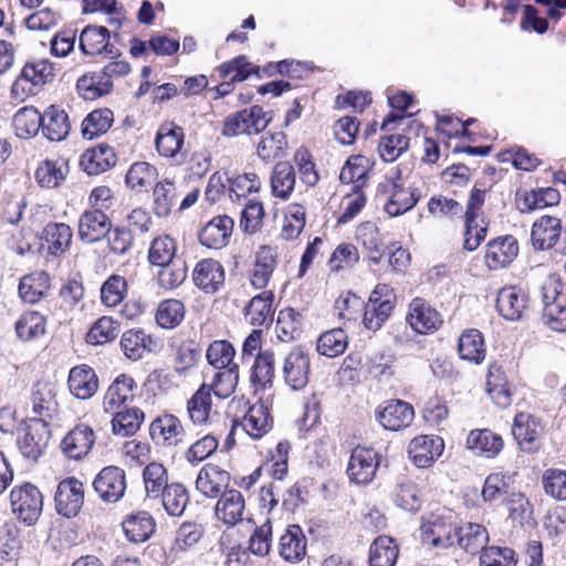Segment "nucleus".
I'll return each mask as SVG.
<instances>
[{
    "mask_svg": "<svg viewBox=\"0 0 566 566\" xmlns=\"http://www.w3.org/2000/svg\"><path fill=\"white\" fill-rule=\"evenodd\" d=\"M55 77L54 64L48 59L28 61L20 75L13 82L11 94L14 98L23 101L33 94V87L44 86Z\"/></svg>",
    "mask_w": 566,
    "mask_h": 566,
    "instance_id": "nucleus-1",
    "label": "nucleus"
},
{
    "mask_svg": "<svg viewBox=\"0 0 566 566\" xmlns=\"http://www.w3.org/2000/svg\"><path fill=\"white\" fill-rule=\"evenodd\" d=\"M10 506L12 514L19 521L33 525L42 513L43 496L35 485L23 483L11 490Z\"/></svg>",
    "mask_w": 566,
    "mask_h": 566,
    "instance_id": "nucleus-2",
    "label": "nucleus"
},
{
    "mask_svg": "<svg viewBox=\"0 0 566 566\" xmlns=\"http://www.w3.org/2000/svg\"><path fill=\"white\" fill-rule=\"evenodd\" d=\"M272 116L268 112L261 106L254 105L226 117L222 135L235 137L243 134H259L269 125Z\"/></svg>",
    "mask_w": 566,
    "mask_h": 566,
    "instance_id": "nucleus-3",
    "label": "nucleus"
},
{
    "mask_svg": "<svg viewBox=\"0 0 566 566\" xmlns=\"http://www.w3.org/2000/svg\"><path fill=\"white\" fill-rule=\"evenodd\" d=\"M49 440L48 423L43 419H30L20 429L17 443L24 458L36 460L44 452Z\"/></svg>",
    "mask_w": 566,
    "mask_h": 566,
    "instance_id": "nucleus-4",
    "label": "nucleus"
},
{
    "mask_svg": "<svg viewBox=\"0 0 566 566\" xmlns=\"http://www.w3.org/2000/svg\"><path fill=\"white\" fill-rule=\"evenodd\" d=\"M126 488V473L116 465L103 468L93 480V489L104 503H116L122 500Z\"/></svg>",
    "mask_w": 566,
    "mask_h": 566,
    "instance_id": "nucleus-5",
    "label": "nucleus"
},
{
    "mask_svg": "<svg viewBox=\"0 0 566 566\" xmlns=\"http://www.w3.org/2000/svg\"><path fill=\"white\" fill-rule=\"evenodd\" d=\"M149 434L156 444L164 448H176L185 442L186 430L178 417L166 412L151 421Z\"/></svg>",
    "mask_w": 566,
    "mask_h": 566,
    "instance_id": "nucleus-6",
    "label": "nucleus"
},
{
    "mask_svg": "<svg viewBox=\"0 0 566 566\" xmlns=\"http://www.w3.org/2000/svg\"><path fill=\"white\" fill-rule=\"evenodd\" d=\"M311 374V359L308 353L302 347H294L285 356L282 365V375L285 384L292 390H302L308 384Z\"/></svg>",
    "mask_w": 566,
    "mask_h": 566,
    "instance_id": "nucleus-7",
    "label": "nucleus"
},
{
    "mask_svg": "<svg viewBox=\"0 0 566 566\" xmlns=\"http://www.w3.org/2000/svg\"><path fill=\"white\" fill-rule=\"evenodd\" d=\"M378 465V453L371 448L358 446L352 451L347 474L357 484H368L374 480Z\"/></svg>",
    "mask_w": 566,
    "mask_h": 566,
    "instance_id": "nucleus-8",
    "label": "nucleus"
},
{
    "mask_svg": "<svg viewBox=\"0 0 566 566\" xmlns=\"http://www.w3.org/2000/svg\"><path fill=\"white\" fill-rule=\"evenodd\" d=\"M55 507L65 517L76 516L84 503V485L76 478H67L57 485Z\"/></svg>",
    "mask_w": 566,
    "mask_h": 566,
    "instance_id": "nucleus-9",
    "label": "nucleus"
},
{
    "mask_svg": "<svg viewBox=\"0 0 566 566\" xmlns=\"http://www.w3.org/2000/svg\"><path fill=\"white\" fill-rule=\"evenodd\" d=\"M95 440L94 430L88 424L78 423L65 434L60 448L65 458L78 461L91 452Z\"/></svg>",
    "mask_w": 566,
    "mask_h": 566,
    "instance_id": "nucleus-10",
    "label": "nucleus"
},
{
    "mask_svg": "<svg viewBox=\"0 0 566 566\" xmlns=\"http://www.w3.org/2000/svg\"><path fill=\"white\" fill-rule=\"evenodd\" d=\"M444 441L432 434H423L413 438L408 446V454L418 468L431 467L442 454Z\"/></svg>",
    "mask_w": 566,
    "mask_h": 566,
    "instance_id": "nucleus-11",
    "label": "nucleus"
},
{
    "mask_svg": "<svg viewBox=\"0 0 566 566\" xmlns=\"http://www.w3.org/2000/svg\"><path fill=\"white\" fill-rule=\"evenodd\" d=\"M542 433L543 426L537 418L526 412H520L515 416L512 424V434L522 451H537Z\"/></svg>",
    "mask_w": 566,
    "mask_h": 566,
    "instance_id": "nucleus-12",
    "label": "nucleus"
},
{
    "mask_svg": "<svg viewBox=\"0 0 566 566\" xmlns=\"http://www.w3.org/2000/svg\"><path fill=\"white\" fill-rule=\"evenodd\" d=\"M407 321L418 334L434 333L443 321L440 313L422 298H413L409 304Z\"/></svg>",
    "mask_w": 566,
    "mask_h": 566,
    "instance_id": "nucleus-13",
    "label": "nucleus"
},
{
    "mask_svg": "<svg viewBox=\"0 0 566 566\" xmlns=\"http://www.w3.org/2000/svg\"><path fill=\"white\" fill-rule=\"evenodd\" d=\"M185 146L184 128L175 122L166 120L157 129L155 147L159 156L176 159L182 155Z\"/></svg>",
    "mask_w": 566,
    "mask_h": 566,
    "instance_id": "nucleus-14",
    "label": "nucleus"
},
{
    "mask_svg": "<svg viewBox=\"0 0 566 566\" xmlns=\"http://www.w3.org/2000/svg\"><path fill=\"white\" fill-rule=\"evenodd\" d=\"M517 254V240L513 235H503L488 242L484 262L490 270H500L510 265Z\"/></svg>",
    "mask_w": 566,
    "mask_h": 566,
    "instance_id": "nucleus-15",
    "label": "nucleus"
},
{
    "mask_svg": "<svg viewBox=\"0 0 566 566\" xmlns=\"http://www.w3.org/2000/svg\"><path fill=\"white\" fill-rule=\"evenodd\" d=\"M376 416L385 429L398 431L412 422L415 412L412 406L406 401L389 400L378 407Z\"/></svg>",
    "mask_w": 566,
    "mask_h": 566,
    "instance_id": "nucleus-16",
    "label": "nucleus"
},
{
    "mask_svg": "<svg viewBox=\"0 0 566 566\" xmlns=\"http://www.w3.org/2000/svg\"><path fill=\"white\" fill-rule=\"evenodd\" d=\"M272 427L268 407L261 402L252 405L240 421H234L228 439L241 428L253 439H260L266 434Z\"/></svg>",
    "mask_w": 566,
    "mask_h": 566,
    "instance_id": "nucleus-17",
    "label": "nucleus"
},
{
    "mask_svg": "<svg viewBox=\"0 0 566 566\" xmlns=\"http://www.w3.org/2000/svg\"><path fill=\"white\" fill-rule=\"evenodd\" d=\"M558 295L559 291L556 283L548 282L544 284L542 319L551 329L563 333L566 332V306L557 300Z\"/></svg>",
    "mask_w": 566,
    "mask_h": 566,
    "instance_id": "nucleus-18",
    "label": "nucleus"
},
{
    "mask_svg": "<svg viewBox=\"0 0 566 566\" xmlns=\"http://www.w3.org/2000/svg\"><path fill=\"white\" fill-rule=\"evenodd\" d=\"M245 500L234 489L221 493L214 506L216 517L228 526H234L244 520Z\"/></svg>",
    "mask_w": 566,
    "mask_h": 566,
    "instance_id": "nucleus-19",
    "label": "nucleus"
},
{
    "mask_svg": "<svg viewBox=\"0 0 566 566\" xmlns=\"http://www.w3.org/2000/svg\"><path fill=\"white\" fill-rule=\"evenodd\" d=\"M224 269L213 259L199 261L192 271L195 285L206 293H216L224 284Z\"/></svg>",
    "mask_w": 566,
    "mask_h": 566,
    "instance_id": "nucleus-20",
    "label": "nucleus"
},
{
    "mask_svg": "<svg viewBox=\"0 0 566 566\" xmlns=\"http://www.w3.org/2000/svg\"><path fill=\"white\" fill-rule=\"evenodd\" d=\"M527 294L516 286L503 287L497 294L496 308L507 321L521 319L527 310Z\"/></svg>",
    "mask_w": 566,
    "mask_h": 566,
    "instance_id": "nucleus-21",
    "label": "nucleus"
},
{
    "mask_svg": "<svg viewBox=\"0 0 566 566\" xmlns=\"http://www.w3.org/2000/svg\"><path fill=\"white\" fill-rule=\"evenodd\" d=\"M80 49L86 55L105 53L113 57L117 50L109 43V31L105 27L87 25L80 35Z\"/></svg>",
    "mask_w": 566,
    "mask_h": 566,
    "instance_id": "nucleus-22",
    "label": "nucleus"
},
{
    "mask_svg": "<svg viewBox=\"0 0 566 566\" xmlns=\"http://www.w3.org/2000/svg\"><path fill=\"white\" fill-rule=\"evenodd\" d=\"M457 527L443 517L428 520L421 525L422 542L438 548H448L455 543Z\"/></svg>",
    "mask_w": 566,
    "mask_h": 566,
    "instance_id": "nucleus-23",
    "label": "nucleus"
},
{
    "mask_svg": "<svg viewBox=\"0 0 566 566\" xmlns=\"http://www.w3.org/2000/svg\"><path fill=\"white\" fill-rule=\"evenodd\" d=\"M276 266V252L263 245L255 253V260L249 272V282L255 290L265 289Z\"/></svg>",
    "mask_w": 566,
    "mask_h": 566,
    "instance_id": "nucleus-24",
    "label": "nucleus"
},
{
    "mask_svg": "<svg viewBox=\"0 0 566 566\" xmlns=\"http://www.w3.org/2000/svg\"><path fill=\"white\" fill-rule=\"evenodd\" d=\"M230 481L228 471L214 464L202 467L196 479V490L206 497H217Z\"/></svg>",
    "mask_w": 566,
    "mask_h": 566,
    "instance_id": "nucleus-25",
    "label": "nucleus"
},
{
    "mask_svg": "<svg viewBox=\"0 0 566 566\" xmlns=\"http://www.w3.org/2000/svg\"><path fill=\"white\" fill-rule=\"evenodd\" d=\"M391 181L390 197L385 205V211L390 217H398L412 209L418 202V197L413 189L405 188L400 184V174L395 171V176H389Z\"/></svg>",
    "mask_w": 566,
    "mask_h": 566,
    "instance_id": "nucleus-26",
    "label": "nucleus"
},
{
    "mask_svg": "<svg viewBox=\"0 0 566 566\" xmlns=\"http://www.w3.org/2000/svg\"><path fill=\"white\" fill-rule=\"evenodd\" d=\"M467 447L476 455L492 459L503 450L504 442L500 434L489 429H474L467 437Z\"/></svg>",
    "mask_w": 566,
    "mask_h": 566,
    "instance_id": "nucleus-27",
    "label": "nucleus"
},
{
    "mask_svg": "<svg viewBox=\"0 0 566 566\" xmlns=\"http://www.w3.org/2000/svg\"><path fill=\"white\" fill-rule=\"evenodd\" d=\"M41 129L51 142L64 140L71 130L69 114L56 105H50L42 114Z\"/></svg>",
    "mask_w": 566,
    "mask_h": 566,
    "instance_id": "nucleus-28",
    "label": "nucleus"
},
{
    "mask_svg": "<svg viewBox=\"0 0 566 566\" xmlns=\"http://www.w3.org/2000/svg\"><path fill=\"white\" fill-rule=\"evenodd\" d=\"M111 221L99 209L88 210L78 220V237L82 241L93 243L108 233Z\"/></svg>",
    "mask_w": 566,
    "mask_h": 566,
    "instance_id": "nucleus-29",
    "label": "nucleus"
},
{
    "mask_svg": "<svg viewBox=\"0 0 566 566\" xmlns=\"http://www.w3.org/2000/svg\"><path fill=\"white\" fill-rule=\"evenodd\" d=\"M233 226V220L228 216L214 217L201 229L199 241L209 249H221L228 243Z\"/></svg>",
    "mask_w": 566,
    "mask_h": 566,
    "instance_id": "nucleus-30",
    "label": "nucleus"
},
{
    "mask_svg": "<svg viewBox=\"0 0 566 566\" xmlns=\"http://www.w3.org/2000/svg\"><path fill=\"white\" fill-rule=\"evenodd\" d=\"M67 385L70 392L77 399H88L98 389V379L93 368L87 365L75 366L70 370Z\"/></svg>",
    "mask_w": 566,
    "mask_h": 566,
    "instance_id": "nucleus-31",
    "label": "nucleus"
},
{
    "mask_svg": "<svg viewBox=\"0 0 566 566\" xmlns=\"http://www.w3.org/2000/svg\"><path fill=\"white\" fill-rule=\"evenodd\" d=\"M562 222L556 217L543 216L532 227L531 240L536 250H548L559 239Z\"/></svg>",
    "mask_w": 566,
    "mask_h": 566,
    "instance_id": "nucleus-32",
    "label": "nucleus"
},
{
    "mask_svg": "<svg viewBox=\"0 0 566 566\" xmlns=\"http://www.w3.org/2000/svg\"><path fill=\"white\" fill-rule=\"evenodd\" d=\"M280 556L290 563L302 560L306 554V537L298 525L289 526L279 542Z\"/></svg>",
    "mask_w": 566,
    "mask_h": 566,
    "instance_id": "nucleus-33",
    "label": "nucleus"
},
{
    "mask_svg": "<svg viewBox=\"0 0 566 566\" xmlns=\"http://www.w3.org/2000/svg\"><path fill=\"white\" fill-rule=\"evenodd\" d=\"M33 412L51 418L57 410L56 385L52 381L39 380L32 388Z\"/></svg>",
    "mask_w": 566,
    "mask_h": 566,
    "instance_id": "nucleus-34",
    "label": "nucleus"
},
{
    "mask_svg": "<svg viewBox=\"0 0 566 566\" xmlns=\"http://www.w3.org/2000/svg\"><path fill=\"white\" fill-rule=\"evenodd\" d=\"M136 387L135 380L127 375H119L107 388L103 408L107 413L116 412L132 397V391Z\"/></svg>",
    "mask_w": 566,
    "mask_h": 566,
    "instance_id": "nucleus-35",
    "label": "nucleus"
},
{
    "mask_svg": "<svg viewBox=\"0 0 566 566\" xmlns=\"http://www.w3.org/2000/svg\"><path fill=\"white\" fill-rule=\"evenodd\" d=\"M116 164L114 150L107 145H98L85 150L80 159V165L88 175H99Z\"/></svg>",
    "mask_w": 566,
    "mask_h": 566,
    "instance_id": "nucleus-36",
    "label": "nucleus"
},
{
    "mask_svg": "<svg viewBox=\"0 0 566 566\" xmlns=\"http://www.w3.org/2000/svg\"><path fill=\"white\" fill-rule=\"evenodd\" d=\"M273 300L274 294L272 291H263L252 297L244 308L245 321L256 327H261L268 322H271L273 316Z\"/></svg>",
    "mask_w": 566,
    "mask_h": 566,
    "instance_id": "nucleus-37",
    "label": "nucleus"
},
{
    "mask_svg": "<svg viewBox=\"0 0 566 566\" xmlns=\"http://www.w3.org/2000/svg\"><path fill=\"white\" fill-rule=\"evenodd\" d=\"M458 352L461 359L480 365L486 356L483 335L478 329H468L459 338Z\"/></svg>",
    "mask_w": 566,
    "mask_h": 566,
    "instance_id": "nucleus-38",
    "label": "nucleus"
},
{
    "mask_svg": "<svg viewBox=\"0 0 566 566\" xmlns=\"http://www.w3.org/2000/svg\"><path fill=\"white\" fill-rule=\"evenodd\" d=\"M488 542L489 533L481 524L465 523L457 528L455 543L470 554L482 552Z\"/></svg>",
    "mask_w": 566,
    "mask_h": 566,
    "instance_id": "nucleus-39",
    "label": "nucleus"
},
{
    "mask_svg": "<svg viewBox=\"0 0 566 566\" xmlns=\"http://www.w3.org/2000/svg\"><path fill=\"white\" fill-rule=\"evenodd\" d=\"M296 184L294 167L287 161L276 163L271 175V191L276 198L286 200Z\"/></svg>",
    "mask_w": 566,
    "mask_h": 566,
    "instance_id": "nucleus-40",
    "label": "nucleus"
},
{
    "mask_svg": "<svg viewBox=\"0 0 566 566\" xmlns=\"http://www.w3.org/2000/svg\"><path fill=\"white\" fill-rule=\"evenodd\" d=\"M49 290L50 277L44 271L25 275L19 284V294L21 298L30 304L39 302Z\"/></svg>",
    "mask_w": 566,
    "mask_h": 566,
    "instance_id": "nucleus-41",
    "label": "nucleus"
},
{
    "mask_svg": "<svg viewBox=\"0 0 566 566\" xmlns=\"http://www.w3.org/2000/svg\"><path fill=\"white\" fill-rule=\"evenodd\" d=\"M67 174L69 165L66 160L46 159L38 167L35 179L41 187L52 189L59 187L65 180Z\"/></svg>",
    "mask_w": 566,
    "mask_h": 566,
    "instance_id": "nucleus-42",
    "label": "nucleus"
},
{
    "mask_svg": "<svg viewBox=\"0 0 566 566\" xmlns=\"http://www.w3.org/2000/svg\"><path fill=\"white\" fill-rule=\"evenodd\" d=\"M178 197L175 181L169 178L156 182L153 189L154 212L158 217L168 216L176 205Z\"/></svg>",
    "mask_w": 566,
    "mask_h": 566,
    "instance_id": "nucleus-43",
    "label": "nucleus"
},
{
    "mask_svg": "<svg viewBox=\"0 0 566 566\" xmlns=\"http://www.w3.org/2000/svg\"><path fill=\"white\" fill-rule=\"evenodd\" d=\"M399 549L395 539L389 536H378L369 548L370 566H395Z\"/></svg>",
    "mask_w": 566,
    "mask_h": 566,
    "instance_id": "nucleus-44",
    "label": "nucleus"
},
{
    "mask_svg": "<svg viewBox=\"0 0 566 566\" xmlns=\"http://www.w3.org/2000/svg\"><path fill=\"white\" fill-rule=\"evenodd\" d=\"M42 124V114L33 106L20 108L12 118V127L19 138L34 137Z\"/></svg>",
    "mask_w": 566,
    "mask_h": 566,
    "instance_id": "nucleus-45",
    "label": "nucleus"
},
{
    "mask_svg": "<svg viewBox=\"0 0 566 566\" xmlns=\"http://www.w3.org/2000/svg\"><path fill=\"white\" fill-rule=\"evenodd\" d=\"M123 530L133 543L146 542L155 532L154 518L146 512L127 517L123 522Z\"/></svg>",
    "mask_w": 566,
    "mask_h": 566,
    "instance_id": "nucleus-46",
    "label": "nucleus"
},
{
    "mask_svg": "<svg viewBox=\"0 0 566 566\" xmlns=\"http://www.w3.org/2000/svg\"><path fill=\"white\" fill-rule=\"evenodd\" d=\"M158 178L157 168L147 161H136L130 165L125 176V182L134 191H143Z\"/></svg>",
    "mask_w": 566,
    "mask_h": 566,
    "instance_id": "nucleus-47",
    "label": "nucleus"
},
{
    "mask_svg": "<svg viewBox=\"0 0 566 566\" xmlns=\"http://www.w3.org/2000/svg\"><path fill=\"white\" fill-rule=\"evenodd\" d=\"M113 81L103 72L82 75L76 82V90L84 99H95L112 91Z\"/></svg>",
    "mask_w": 566,
    "mask_h": 566,
    "instance_id": "nucleus-48",
    "label": "nucleus"
},
{
    "mask_svg": "<svg viewBox=\"0 0 566 566\" xmlns=\"http://www.w3.org/2000/svg\"><path fill=\"white\" fill-rule=\"evenodd\" d=\"M273 377L274 354L270 350L259 353L251 369V384L255 389H265L272 385Z\"/></svg>",
    "mask_w": 566,
    "mask_h": 566,
    "instance_id": "nucleus-49",
    "label": "nucleus"
},
{
    "mask_svg": "<svg viewBox=\"0 0 566 566\" xmlns=\"http://www.w3.org/2000/svg\"><path fill=\"white\" fill-rule=\"evenodd\" d=\"M187 411L195 424H203L208 421L211 412V387L201 385L200 388L187 402Z\"/></svg>",
    "mask_w": 566,
    "mask_h": 566,
    "instance_id": "nucleus-50",
    "label": "nucleus"
},
{
    "mask_svg": "<svg viewBox=\"0 0 566 566\" xmlns=\"http://www.w3.org/2000/svg\"><path fill=\"white\" fill-rule=\"evenodd\" d=\"M144 421V412L138 408H128L114 412L112 431L116 436L129 437L135 434Z\"/></svg>",
    "mask_w": 566,
    "mask_h": 566,
    "instance_id": "nucleus-51",
    "label": "nucleus"
},
{
    "mask_svg": "<svg viewBox=\"0 0 566 566\" xmlns=\"http://www.w3.org/2000/svg\"><path fill=\"white\" fill-rule=\"evenodd\" d=\"M159 497H161L165 511L171 516L182 515L189 503L187 489L178 482L166 486Z\"/></svg>",
    "mask_w": 566,
    "mask_h": 566,
    "instance_id": "nucleus-52",
    "label": "nucleus"
},
{
    "mask_svg": "<svg viewBox=\"0 0 566 566\" xmlns=\"http://www.w3.org/2000/svg\"><path fill=\"white\" fill-rule=\"evenodd\" d=\"M114 122V114L108 108H98L91 112L82 122V135L93 139L105 134Z\"/></svg>",
    "mask_w": 566,
    "mask_h": 566,
    "instance_id": "nucleus-53",
    "label": "nucleus"
},
{
    "mask_svg": "<svg viewBox=\"0 0 566 566\" xmlns=\"http://www.w3.org/2000/svg\"><path fill=\"white\" fill-rule=\"evenodd\" d=\"M369 169L368 159L364 156H353L343 166L339 180L343 184H353V189H361L367 179Z\"/></svg>",
    "mask_w": 566,
    "mask_h": 566,
    "instance_id": "nucleus-54",
    "label": "nucleus"
},
{
    "mask_svg": "<svg viewBox=\"0 0 566 566\" xmlns=\"http://www.w3.org/2000/svg\"><path fill=\"white\" fill-rule=\"evenodd\" d=\"M301 314L293 308H284L279 312L275 333L280 340L290 343L301 335Z\"/></svg>",
    "mask_w": 566,
    "mask_h": 566,
    "instance_id": "nucleus-55",
    "label": "nucleus"
},
{
    "mask_svg": "<svg viewBox=\"0 0 566 566\" xmlns=\"http://www.w3.org/2000/svg\"><path fill=\"white\" fill-rule=\"evenodd\" d=\"M347 335L342 328H333L323 333L317 339V352L326 357H337L347 348Z\"/></svg>",
    "mask_w": 566,
    "mask_h": 566,
    "instance_id": "nucleus-56",
    "label": "nucleus"
},
{
    "mask_svg": "<svg viewBox=\"0 0 566 566\" xmlns=\"http://www.w3.org/2000/svg\"><path fill=\"white\" fill-rule=\"evenodd\" d=\"M143 479L147 496L153 499H158L165 488L169 485L166 468L157 462L146 465Z\"/></svg>",
    "mask_w": 566,
    "mask_h": 566,
    "instance_id": "nucleus-57",
    "label": "nucleus"
},
{
    "mask_svg": "<svg viewBox=\"0 0 566 566\" xmlns=\"http://www.w3.org/2000/svg\"><path fill=\"white\" fill-rule=\"evenodd\" d=\"M359 258V251L354 244L340 243L333 251L327 265L331 272L339 273L353 269Z\"/></svg>",
    "mask_w": 566,
    "mask_h": 566,
    "instance_id": "nucleus-58",
    "label": "nucleus"
},
{
    "mask_svg": "<svg viewBox=\"0 0 566 566\" xmlns=\"http://www.w3.org/2000/svg\"><path fill=\"white\" fill-rule=\"evenodd\" d=\"M119 332V324L109 316L98 318L90 328L86 342L91 345H104L114 340Z\"/></svg>",
    "mask_w": 566,
    "mask_h": 566,
    "instance_id": "nucleus-59",
    "label": "nucleus"
},
{
    "mask_svg": "<svg viewBox=\"0 0 566 566\" xmlns=\"http://www.w3.org/2000/svg\"><path fill=\"white\" fill-rule=\"evenodd\" d=\"M286 145L284 133H266L256 146V155L264 161H272L283 155Z\"/></svg>",
    "mask_w": 566,
    "mask_h": 566,
    "instance_id": "nucleus-60",
    "label": "nucleus"
},
{
    "mask_svg": "<svg viewBox=\"0 0 566 566\" xmlns=\"http://www.w3.org/2000/svg\"><path fill=\"white\" fill-rule=\"evenodd\" d=\"M261 179L254 172H244L230 178L229 197L234 201H240L247 196L258 192L261 189Z\"/></svg>",
    "mask_w": 566,
    "mask_h": 566,
    "instance_id": "nucleus-61",
    "label": "nucleus"
},
{
    "mask_svg": "<svg viewBox=\"0 0 566 566\" xmlns=\"http://www.w3.org/2000/svg\"><path fill=\"white\" fill-rule=\"evenodd\" d=\"M44 239L51 253L59 254L71 243L72 230L65 223H49L44 228Z\"/></svg>",
    "mask_w": 566,
    "mask_h": 566,
    "instance_id": "nucleus-62",
    "label": "nucleus"
},
{
    "mask_svg": "<svg viewBox=\"0 0 566 566\" xmlns=\"http://www.w3.org/2000/svg\"><path fill=\"white\" fill-rule=\"evenodd\" d=\"M150 338L140 329L126 331L120 338V346L125 356L132 360L143 358Z\"/></svg>",
    "mask_w": 566,
    "mask_h": 566,
    "instance_id": "nucleus-63",
    "label": "nucleus"
},
{
    "mask_svg": "<svg viewBox=\"0 0 566 566\" xmlns=\"http://www.w3.org/2000/svg\"><path fill=\"white\" fill-rule=\"evenodd\" d=\"M185 317V306L178 300L163 301L156 312V322L164 328L178 326Z\"/></svg>",
    "mask_w": 566,
    "mask_h": 566,
    "instance_id": "nucleus-64",
    "label": "nucleus"
}]
</instances>
